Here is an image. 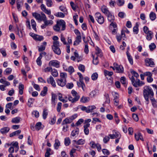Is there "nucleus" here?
<instances>
[{"label":"nucleus","mask_w":157,"mask_h":157,"mask_svg":"<svg viewBox=\"0 0 157 157\" xmlns=\"http://www.w3.org/2000/svg\"><path fill=\"white\" fill-rule=\"evenodd\" d=\"M42 58L41 56H39L36 60V62L37 65L39 66H41L42 64V61L41 60Z\"/></svg>","instance_id":"obj_46"},{"label":"nucleus","mask_w":157,"mask_h":157,"mask_svg":"<svg viewBox=\"0 0 157 157\" xmlns=\"http://www.w3.org/2000/svg\"><path fill=\"white\" fill-rule=\"evenodd\" d=\"M48 113V110L47 109H44L42 114L43 118L44 120L46 118Z\"/></svg>","instance_id":"obj_26"},{"label":"nucleus","mask_w":157,"mask_h":157,"mask_svg":"<svg viewBox=\"0 0 157 157\" xmlns=\"http://www.w3.org/2000/svg\"><path fill=\"white\" fill-rule=\"evenodd\" d=\"M71 93L74 98H72L71 96H69L68 98L69 101L72 103L78 101L80 98V96L77 93L75 90H73L71 91Z\"/></svg>","instance_id":"obj_5"},{"label":"nucleus","mask_w":157,"mask_h":157,"mask_svg":"<svg viewBox=\"0 0 157 157\" xmlns=\"http://www.w3.org/2000/svg\"><path fill=\"white\" fill-rule=\"evenodd\" d=\"M96 20L100 24H103L104 22V18L103 16L99 13H97L95 14Z\"/></svg>","instance_id":"obj_7"},{"label":"nucleus","mask_w":157,"mask_h":157,"mask_svg":"<svg viewBox=\"0 0 157 157\" xmlns=\"http://www.w3.org/2000/svg\"><path fill=\"white\" fill-rule=\"evenodd\" d=\"M60 77L61 79H66L67 77V74L66 73H60Z\"/></svg>","instance_id":"obj_57"},{"label":"nucleus","mask_w":157,"mask_h":157,"mask_svg":"<svg viewBox=\"0 0 157 157\" xmlns=\"http://www.w3.org/2000/svg\"><path fill=\"white\" fill-rule=\"evenodd\" d=\"M0 52L2 53V56L5 57L6 56L7 54L6 53V50L3 48L0 49Z\"/></svg>","instance_id":"obj_60"},{"label":"nucleus","mask_w":157,"mask_h":157,"mask_svg":"<svg viewBox=\"0 0 157 157\" xmlns=\"http://www.w3.org/2000/svg\"><path fill=\"white\" fill-rule=\"evenodd\" d=\"M48 65L50 66H52L58 68L60 67V62L57 60H52L49 62Z\"/></svg>","instance_id":"obj_8"},{"label":"nucleus","mask_w":157,"mask_h":157,"mask_svg":"<svg viewBox=\"0 0 157 157\" xmlns=\"http://www.w3.org/2000/svg\"><path fill=\"white\" fill-rule=\"evenodd\" d=\"M156 47L155 44L153 43H151V44L149 45V48L150 50L151 51H153L155 49V48Z\"/></svg>","instance_id":"obj_58"},{"label":"nucleus","mask_w":157,"mask_h":157,"mask_svg":"<svg viewBox=\"0 0 157 157\" xmlns=\"http://www.w3.org/2000/svg\"><path fill=\"white\" fill-rule=\"evenodd\" d=\"M48 91V88L46 86H44L43 88V90H42L40 94V95L42 96H45Z\"/></svg>","instance_id":"obj_29"},{"label":"nucleus","mask_w":157,"mask_h":157,"mask_svg":"<svg viewBox=\"0 0 157 157\" xmlns=\"http://www.w3.org/2000/svg\"><path fill=\"white\" fill-rule=\"evenodd\" d=\"M53 152L51 151V149L49 148L47 149L45 153V157H49L50 155L53 154Z\"/></svg>","instance_id":"obj_23"},{"label":"nucleus","mask_w":157,"mask_h":157,"mask_svg":"<svg viewBox=\"0 0 157 157\" xmlns=\"http://www.w3.org/2000/svg\"><path fill=\"white\" fill-rule=\"evenodd\" d=\"M31 24L33 29L36 31V24L35 21L33 19L31 21Z\"/></svg>","instance_id":"obj_37"},{"label":"nucleus","mask_w":157,"mask_h":157,"mask_svg":"<svg viewBox=\"0 0 157 157\" xmlns=\"http://www.w3.org/2000/svg\"><path fill=\"white\" fill-rule=\"evenodd\" d=\"M79 133V129L76 128L75 129L73 130L71 133L70 137L71 139H74V137H77Z\"/></svg>","instance_id":"obj_12"},{"label":"nucleus","mask_w":157,"mask_h":157,"mask_svg":"<svg viewBox=\"0 0 157 157\" xmlns=\"http://www.w3.org/2000/svg\"><path fill=\"white\" fill-rule=\"evenodd\" d=\"M83 111H85L87 113H92L93 112V110L94 109H81Z\"/></svg>","instance_id":"obj_49"},{"label":"nucleus","mask_w":157,"mask_h":157,"mask_svg":"<svg viewBox=\"0 0 157 157\" xmlns=\"http://www.w3.org/2000/svg\"><path fill=\"white\" fill-rule=\"evenodd\" d=\"M98 77V74L95 72L93 74L91 75V78L92 80L94 81L97 80Z\"/></svg>","instance_id":"obj_45"},{"label":"nucleus","mask_w":157,"mask_h":157,"mask_svg":"<svg viewBox=\"0 0 157 157\" xmlns=\"http://www.w3.org/2000/svg\"><path fill=\"white\" fill-rule=\"evenodd\" d=\"M32 113V114L34 115L35 117L36 118H38L39 117V112L36 110L33 111Z\"/></svg>","instance_id":"obj_64"},{"label":"nucleus","mask_w":157,"mask_h":157,"mask_svg":"<svg viewBox=\"0 0 157 157\" xmlns=\"http://www.w3.org/2000/svg\"><path fill=\"white\" fill-rule=\"evenodd\" d=\"M104 73L105 75H107L110 76H112L113 74V72L105 70H104Z\"/></svg>","instance_id":"obj_55"},{"label":"nucleus","mask_w":157,"mask_h":157,"mask_svg":"<svg viewBox=\"0 0 157 157\" xmlns=\"http://www.w3.org/2000/svg\"><path fill=\"white\" fill-rule=\"evenodd\" d=\"M41 128H43L42 127L41 122H37L35 125V129L39 131Z\"/></svg>","instance_id":"obj_33"},{"label":"nucleus","mask_w":157,"mask_h":157,"mask_svg":"<svg viewBox=\"0 0 157 157\" xmlns=\"http://www.w3.org/2000/svg\"><path fill=\"white\" fill-rule=\"evenodd\" d=\"M52 102L53 104L55 105L56 99V95L55 94L52 93Z\"/></svg>","instance_id":"obj_38"},{"label":"nucleus","mask_w":157,"mask_h":157,"mask_svg":"<svg viewBox=\"0 0 157 157\" xmlns=\"http://www.w3.org/2000/svg\"><path fill=\"white\" fill-rule=\"evenodd\" d=\"M147 34L146 39L148 40H150L153 36V33L151 32H149V33L146 34Z\"/></svg>","instance_id":"obj_32"},{"label":"nucleus","mask_w":157,"mask_h":157,"mask_svg":"<svg viewBox=\"0 0 157 157\" xmlns=\"http://www.w3.org/2000/svg\"><path fill=\"white\" fill-rule=\"evenodd\" d=\"M12 69L10 68H7L4 71V74L6 75L10 74L12 72Z\"/></svg>","instance_id":"obj_42"},{"label":"nucleus","mask_w":157,"mask_h":157,"mask_svg":"<svg viewBox=\"0 0 157 157\" xmlns=\"http://www.w3.org/2000/svg\"><path fill=\"white\" fill-rule=\"evenodd\" d=\"M104 96L105 100V103L103 104V107H106V106L105 105V103H107V104H108L110 102V100L108 94H105L104 95Z\"/></svg>","instance_id":"obj_20"},{"label":"nucleus","mask_w":157,"mask_h":157,"mask_svg":"<svg viewBox=\"0 0 157 157\" xmlns=\"http://www.w3.org/2000/svg\"><path fill=\"white\" fill-rule=\"evenodd\" d=\"M135 137L137 141H138L140 139L142 141H144L143 136L141 133L140 132H138L137 134H135Z\"/></svg>","instance_id":"obj_17"},{"label":"nucleus","mask_w":157,"mask_h":157,"mask_svg":"<svg viewBox=\"0 0 157 157\" xmlns=\"http://www.w3.org/2000/svg\"><path fill=\"white\" fill-rule=\"evenodd\" d=\"M131 73L132 75L131 77H129V78L132 84L135 87L140 86L144 84V82L140 81L137 78L139 77V75L137 72L134 71H131Z\"/></svg>","instance_id":"obj_1"},{"label":"nucleus","mask_w":157,"mask_h":157,"mask_svg":"<svg viewBox=\"0 0 157 157\" xmlns=\"http://www.w3.org/2000/svg\"><path fill=\"white\" fill-rule=\"evenodd\" d=\"M43 45H41L38 48V51L39 52H41L44 50L47 45V42H43Z\"/></svg>","instance_id":"obj_22"},{"label":"nucleus","mask_w":157,"mask_h":157,"mask_svg":"<svg viewBox=\"0 0 157 157\" xmlns=\"http://www.w3.org/2000/svg\"><path fill=\"white\" fill-rule=\"evenodd\" d=\"M52 70V68L51 67V66L49 67H47L46 68H45L44 70V71L45 72H50V71H51Z\"/></svg>","instance_id":"obj_63"},{"label":"nucleus","mask_w":157,"mask_h":157,"mask_svg":"<svg viewBox=\"0 0 157 157\" xmlns=\"http://www.w3.org/2000/svg\"><path fill=\"white\" fill-rule=\"evenodd\" d=\"M138 25L136 23V25L133 28V32L136 34H137L138 32Z\"/></svg>","instance_id":"obj_53"},{"label":"nucleus","mask_w":157,"mask_h":157,"mask_svg":"<svg viewBox=\"0 0 157 157\" xmlns=\"http://www.w3.org/2000/svg\"><path fill=\"white\" fill-rule=\"evenodd\" d=\"M154 93L151 87L147 86L144 88L143 95L144 97L147 101H149V98L150 99L153 98L154 96Z\"/></svg>","instance_id":"obj_2"},{"label":"nucleus","mask_w":157,"mask_h":157,"mask_svg":"<svg viewBox=\"0 0 157 157\" xmlns=\"http://www.w3.org/2000/svg\"><path fill=\"white\" fill-rule=\"evenodd\" d=\"M58 99L59 101L63 102H67V98L66 99H63V97L62 95L60 93H58Z\"/></svg>","instance_id":"obj_28"},{"label":"nucleus","mask_w":157,"mask_h":157,"mask_svg":"<svg viewBox=\"0 0 157 157\" xmlns=\"http://www.w3.org/2000/svg\"><path fill=\"white\" fill-rule=\"evenodd\" d=\"M60 145V143L58 140L56 139L55 140V143L54 144V147L55 149H58L59 146Z\"/></svg>","instance_id":"obj_30"},{"label":"nucleus","mask_w":157,"mask_h":157,"mask_svg":"<svg viewBox=\"0 0 157 157\" xmlns=\"http://www.w3.org/2000/svg\"><path fill=\"white\" fill-rule=\"evenodd\" d=\"M60 40L64 45H67L68 44L66 42L65 38L62 34L60 35Z\"/></svg>","instance_id":"obj_43"},{"label":"nucleus","mask_w":157,"mask_h":157,"mask_svg":"<svg viewBox=\"0 0 157 157\" xmlns=\"http://www.w3.org/2000/svg\"><path fill=\"white\" fill-rule=\"evenodd\" d=\"M78 69L82 72H84L85 70V66L82 64H80L78 67Z\"/></svg>","instance_id":"obj_52"},{"label":"nucleus","mask_w":157,"mask_h":157,"mask_svg":"<svg viewBox=\"0 0 157 157\" xmlns=\"http://www.w3.org/2000/svg\"><path fill=\"white\" fill-rule=\"evenodd\" d=\"M21 132V130H18L11 133L10 134V137H12L15 135L19 134Z\"/></svg>","instance_id":"obj_36"},{"label":"nucleus","mask_w":157,"mask_h":157,"mask_svg":"<svg viewBox=\"0 0 157 157\" xmlns=\"http://www.w3.org/2000/svg\"><path fill=\"white\" fill-rule=\"evenodd\" d=\"M85 143V140L83 139H80L77 140V145H83Z\"/></svg>","instance_id":"obj_47"},{"label":"nucleus","mask_w":157,"mask_h":157,"mask_svg":"<svg viewBox=\"0 0 157 157\" xmlns=\"http://www.w3.org/2000/svg\"><path fill=\"white\" fill-rule=\"evenodd\" d=\"M44 39L43 36L36 34L35 37L34 39L37 41H41Z\"/></svg>","instance_id":"obj_34"},{"label":"nucleus","mask_w":157,"mask_h":157,"mask_svg":"<svg viewBox=\"0 0 157 157\" xmlns=\"http://www.w3.org/2000/svg\"><path fill=\"white\" fill-rule=\"evenodd\" d=\"M24 88V86L21 84H20L19 85V93L20 94L22 95L23 93V90Z\"/></svg>","instance_id":"obj_35"},{"label":"nucleus","mask_w":157,"mask_h":157,"mask_svg":"<svg viewBox=\"0 0 157 157\" xmlns=\"http://www.w3.org/2000/svg\"><path fill=\"white\" fill-rule=\"evenodd\" d=\"M102 152L103 154L106 156H107L110 154L109 151L106 149H103L102 150Z\"/></svg>","instance_id":"obj_56"},{"label":"nucleus","mask_w":157,"mask_h":157,"mask_svg":"<svg viewBox=\"0 0 157 157\" xmlns=\"http://www.w3.org/2000/svg\"><path fill=\"white\" fill-rule=\"evenodd\" d=\"M114 67H115V69L116 72L119 73H123L124 72V68L122 65H118L116 63H114L113 64Z\"/></svg>","instance_id":"obj_9"},{"label":"nucleus","mask_w":157,"mask_h":157,"mask_svg":"<svg viewBox=\"0 0 157 157\" xmlns=\"http://www.w3.org/2000/svg\"><path fill=\"white\" fill-rule=\"evenodd\" d=\"M106 16H107L108 20L109 21L111 22L113 21L114 19V17L110 13Z\"/></svg>","instance_id":"obj_21"},{"label":"nucleus","mask_w":157,"mask_h":157,"mask_svg":"<svg viewBox=\"0 0 157 157\" xmlns=\"http://www.w3.org/2000/svg\"><path fill=\"white\" fill-rule=\"evenodd\" d=\"M146 64L147 66L153 67L154 65V63L152 59L147 58L145 60Z\"/></svg>","instance_id":"obj_14"},{"label":"nucleus","mask_w":157,"mask_h":157,"mask_svg":"<svg viewBox=\"0 0 157 157\" xmlns=\"http://www.w3.org/2000/svg\"><path fill=\"white\" fill-rule=\"evenodd\" d=\"M43 21L44 22V23L45 24V25L47 26L48 25H51L53 23V21L52 20H48L46 16L45 18H44Z\"/></svg>","instance_id":"obj_18"},{"label":"nucleus","mask_w":157,"mask_h":157,"mask_svg":"<svg viewBox=\"0 0 157 157\" xmlns=\"http://www.w3.org/2000/svg\"><path fill=\"white\" fill-rule=\"evenodd\" d=\"M101 10L102 12L106 15L110 13L108 8L105 6H103L101 7Z\"/></svg>","instance_id":"obj_15"},{"label":"nucleus","mask_w":157,"mask_h":157,"mask_svg":"<svg viewBox=\"0 0 157 157\" xmlns=\"http://www.w3.org/2000/svg\"><path fill=\"white\" fill-rule=\"evenodd\" d=\"M150 99L151 101L153 107H156L157 105L156 104V102L154 98L153 97Z\"/></svg>","instance_id":"obj_59"},{"label":"nucleus","mask_w":157,"mask_h":157,"mask_svg":"<svg viewBox=\"0 0 157 157\" xmlns=\"http://www.w3.org/2000/svg\"><path fill=\"white\" fill-rule=\"evenodd\" d=\"M10 128L9 127H6L2 128L0 129V132L2 134H4L7 133L10 130Z\"/></svg>","instance_id":"obj_25"},{"label":"nucleus","mask_w":157,"mask_h":157,"mask_svg":"<svg viewBox=\"0 0 157 157\" xmlns=\"http://www.w3.org/2000/svg\"><path fill=\"white\" fill-rule=\"evenodd\" d=\"M149 17L151 20H154L156 18L155 13L153 12H151L149 14Z\"/></svg>","instance_id":"obj_31"},{"label":"nucleus","mask_w":157,"mask_h":157,"mask_svg":"<svg viewBox=\"0 0 157 157\" xmlns=\"http://www.w3.org/2000/svg\"><path fill=\"white\" fill-rule=\"evenodd\" d=\"M34 101V99L33 98H29L28 100L27 105L29 107H31V105L32 104Z\"/></svg>","instance_id":"obj_54"},{"label":"nucleus","mask_w":157,"mask_h":157,"mask_svg":"<svg viewBox=\"0 0 157 157\" xmlns=\"http://www.w3.org/2000/svg\"><path fill=\"white\" fill-rule=\"evenodd\" d=\"M51 74L54 77H56L58 76L57 71L55 69H52L51 71Z\"/></svg>","instance_id":"obj_41"},{"label":"nucleus","mask_w":157,"mask_h":157,"mask_svg":"<svg viewBox=\"0 0 157 157\" xmlns=\"http://www.w3.org/2000/svg\"><path fill=\"white\" fill-rule=\"evenodd\" d=\"M21 119L19 117H16L13 118L11 120V122L13 123L18 124L20 122Z\"/></svg>","instance_id":"obj_19"},{"label":"nucleus","mask_w":157,"mask_h":157,"mask_svg":"<svg viewBox=\"0 0 157 157\" xmlns=\"http://www.w3.org/2000/svg\"><path fill=\"white\" fill-rule=\"evenodd\" d=\"M32 15L37 20L40 22L43 21L46 17V15L43 13H41V15L36 12L33 13Z\"/></svg>","instance_id":"obj_6"},{"label":"nucleus","mask_w":157,"mask_h":157,"mask_svg":"<svg viewBox=\"0 0 157 157\" xmlns=\"http://www.w3.org/2000/svg\"><path fill=\"white\" fill-rule=\"evenodd\" d=\"M53 29L56 31L59 32L60 30L63 31L66 29V23L63 20L57 21L56 24L53 26Z\"/></svg>","instance_id":"obj_3"},{"label":"nucleus","mask_w":157,"mask_h":157,"mask_svg":"<svg viewBox=\"0 0 157 157\" xmlns=\"http://www.w3.org/2000/svg\"><path fill=\"white\" fill-rule=\"evenodd\" d=\"M126 55L128 57V61L132 65L133 64V59L132 57L131 56V55L130 54V53L128 51L126 52Z\"/></svg>","instance_id":"obj_27"},{"label":"nucleus","mask_w":157,"mask_h":157,"mask_svg":"<svg viewBox=\"0 0 157 157\" xmlns=\"http://www.w3.org/2000/svg\"><path fill=\"white\" fill-rule=\"evenodd\" d=\"M55 15L58 17L63 18L64 17V14L62 12H58L55 14Z\"/></svg>","instance_id":"obj_51"},{"label":"nucleus","mask_w":157,"mask_h":157,"mask_svg":"<svg viewBox=\"0 0 157 157\" xmlns=\"http://www.w3.org/2000/svg\"><path fill=\"white\" fill-rule=\"evenodd\" d=\"M71 143V140L69 137H67L64 139V144L66 146L69 145Z\"/></svg>","instance_id":"obj_40"},{"label":"nucleus","mask_w":157,"mask_h":157,"mask_svg":"<svg viewBox=\"0 0 157 157\" xmlns=\"http://www.w3.org/2000/svg\"><path fill=\"white\" fill-rule=\"evenodd\" d=\"M46 5L48 7H51L53 4V2L52 0H46Z\"/></svg>","instance_id":"obj_44"},{"label":"nucleus","mask_w":157,"mask_h":157,"mask_svg":"<svg viewBox=\"0 0 157 157\" xmlns=\"http://www.w3.org/2000/svg\"><path fill=\"white\" fill-rule=\"evenodd\" d=\"M82 40L81 36V35H78L76 37V40L74 43V45H77L81 42Z\"/></svg>","instance_id":"obj_16"},{"label":"nucleus","mask_w":157,"mask_h":157,"mask_svg":"<svg viewBox=\"0 0 157 157\" xmlns=\"http://www.w3.org/2000/svg\"><path fill=\"white\" fill-rule=\"evenodd\" d=\"M72 121V120L70 118H66L63 120L62 123V125L67 124L70 123Z\"/></svg>","instance_id":"obj_24"},{"label":"nucleus","mask_w":157,"mask_h":157,"mask_svg":"<svg viewBox=\"0 0 157 157\" xmlns=\"http://www.w3.org/2000/svg\"><path fill=\"white\" fill-rule=\"evenodd\" d=\"M90 145L91 147L94 148L96 147L97 146L98 144H96L94 142V141H92L90 143Z\"/></svg>","instance_id":"obj_61"},{"label":"nucleus","mask_w":157,"mask_h":157,"mask_svg":"<svg viewBox=\"0 0 157 157\" xmlns=\"http://www.w3.org/2000/svg\"><path fill=\"white\" fill-rule=\"evenodd\" d=\"M66 87L69 89L72 88L74 86V85L72 82L66 84Z\"/></svg>","instance_id":"obj_62"},{"label":"nucleus","mask_w":157,"mask_h":157,"mask_svg":"<svg viewBox=\"0 0 157 157\" xmlns=\"http://www.w3.org/2000/svg\"><path fill=\"white\" fill-rule=\"evenodd\" d=\"M113 132V134H110L109 135L111 139H113L118 137H121V135L119 132L114 130Z\"/></svg>","instance_id":"obj_10"},{"label":"nucleus","mask_w":157,"mask_h":157,"mask_svg":"<svg viewBox=\"0 0 157 157\" xmlns=\"http://www.w3.org/2000/svg\"><path fill=\"white\" fill-rule=\"evenodd\" d=\"M120 81L122 84L125 85L127 81L125 77L124 76L121 77L120 78Z\"/></svg>","instance_id":"obj_48"},{"label":"nucleus","mask_w":157,"mask_h":157,"mask_svg":"<svg viewBox=\"0 0 157 157\" xmlns=\"http://www.w3.org/2000/svg\"><path fill=\"white\" fill-rule=\"evenodd\" d=\"M89 100V98L82 97L80 99V101L83 103H86Z\"/></svg>","instance_id":"obj_39"},{"label":"nucleus","mask_w":157,"mask_h":157,"mask_svg":"<svg viewBox=\"0 0 157 157\" xmlns=\"http://www.w3.org/2000/svg\"><path fill=\"white\" fill-rule=\"evenodd\" d=\"M47 82L49 84H51L53 87H56L55 81L52 76H50L49 78H47Z\"/></svg>","instance_id":"obj_13"},{"label":"nucleus","mask_w":157,"mask_h":157,"mask_svg":"<svg viewBox=\"0 0 157 157\" xmlns=\"http://www.w3.org/2000/svg\"><path fill=\"white\" fill-rule=\"evenodd\" d=\"M60 46L59 41L53 42V45L52 46L54 52L58 55H60L61 53V50L59 47Z\"/></svg>","instance_id":"obj_4"},{"label":"nucleus","mask_w":157,"mask_h":157,"mask_svg":"<svg viewBox=\"0 0 157 157\" xmlns=\"http://www.w3.org/2000/svg\"><path fill=\"white\" fill-rule=\"evenodd\" d=\"M56 81L58 85L61 87L65 86L66 83V80L64 79H58L56 80Z\"/></svg>","instance_id":"obj_11"},{"label":"nucleus","mask_w":157,"mask_h":157,"mask_svg":"<svg viewBox=\"0 0 157 157\" xmlns=\"http://www.w3.org/2000/svg\"><path fill=\"white\" fill-rule=\"evenodd\" d=\"M124 3V0H118L117 2V4L119 6H123Z\"/></svg>","instance_id":"obj_50"}]
</instances>
